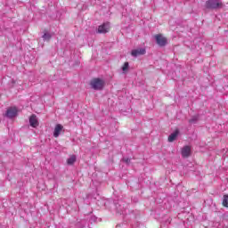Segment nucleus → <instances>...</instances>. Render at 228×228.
Returning <instances> with one entry per match:
<instances>
[{"instance_id":"f03ea898","label":"nucleus","mask_w":228,"mask_h":228,"mask_svg":"<svg viewBox=\"0 0 228 228\" xmlns=\"http://www.w3.org/2000/svg\"><path fill=\"white\" fill-rule=\"evenodd\" d=\"M90 86L93 90H102V88H104V80L101 78H93L90 82Z\"/></svg>"},{"instance_id":"ddd939ff","label":"nucleus","mask_w":228,"mask_h":228,"mask_svg":"<svg viewBox=\"0 0 228 228\" xmlns=\"http://www.w3.org/2000/svg\"><path fill=\"white\" fill-rule=\"evenodd\" d=\"M199 120V117L193 116L191 119H189L190 124H197V121Z\"/></svg>"},{"instance_id":"9d476101","label":"nucleus","mask_w":228,"mask_h":228,"mask_svg":"<svg viewBox=\"0 0 228 228\" xmlns=\"http://www.w3.org/2000/svg\"><path fill=\"white\" fill-rule=\"evenodd\" d=\"M177 136H179V130H175L174 133H172L168 136V142H175V139L177 138Z\"/></svg>"},{"instance_id":"39448f33","label":"nucleus","mask_w":228,"mask_h":228,"mask_svg":"<svg viewBox=\"0 0 228 228\" xmlns=\"http://www.w3.org/2000/svg\"><path fill=\"white\" fill-rule=\"evenodd\" d=\"M145 53H146V51L144 48H137V49L133 50L131 54L134 58H137V56H142V55L145 54Z\"/></svg>"},{"instance_id":"f8f14e48","label":"nucleus","mask_w":228,"mask_h":228,"mask_svg":"<svg viewBox=\"0 0 228 228\" xmlns=\"http://www.w3.org/2000/svg\"><path fill=\"white\" fill-rule=\"evenodd\" d=\"M68 165H74V163H76V156L73 155L71 157H69L67 160Z\"/></svg>"},{"instance_id":"2eb2a0df","label":"nucleus","mask_w":228,"mask_h":228,"mask_svg":"<svg viewBox=\"0 0 228 228\" xmlns=\"http://www.w3.org/2000/svg\"><path fill=\"white\" fill-rule=\"evenodd\" d=\"M51 37H52V36L47 32L43 35L44 40H51Z\"/></svg>"},{"instance_id":"20e7f679","label":"nucleus","mask_w":228,"mask_h":228,"mask_svg":"<svg viewBox=\"0 0 228 228\" xmlns=\"http://www.w3.org/2000/svg\"><path fill=\"white\" fill-rule=\"evenodd\" d=\"M17 113H19L17 107H11L6 111V117L8 118H15V117H17Z\"/></svg>"},{"instance_id":"7ed1b4c3","label":"nucleus","mask_w":228,"mask_h":228,"mask_svg":"<svg viewBox=\"0 0 228 228\" xmlns=\"http://www.w3.org/2000/svg\"><path fill=\"white\" fill-rule=\"evenodd\" d=\"M154 38L159 47H165V45L168 44V40L167 39V37H163V34H157L154 36Z\"/></svg>"},{"instance_id":"6e6552de","label":"nucleus","mask_w":228,"mask_h":228,"mask_svg":"<svg viewBox=\"0 0 228 228\" xmlns=\"http://www.w3.org/2000/svg\"><path fill=\"white\" fill-rule=\"evenodd\" d=\"M191 154V148L190 146H184L182 149V156L183 158H189V156Z\"/></svg>"},{"instance_id":"0eeeda50","label":"nucleus","mask_w":228,"mask_h":228,"mask_svg":"<svg viewBox=\"0 0 228 228\" xmlns=\"http://www.w3.org/2000/svg\"><path fill=\"white\" fill-rule=\"evenodd\" d=\"M110 31V23H103L98 27V33H108Z\"/></svg>"},{"instance_id":"4468645a","label":"nucleus","mask_w":228,"mask_h":228,"mask_svg":"<svg viewBox=\"0 0 228 228\" xmlns=\"http://www.w3.org/2000/svg\"><path fill=\"white\" fill-rule=\"evenodd\" d=\"M223 206H224V208H228V195L224 196Z\"/></svg>"},{"instance_id":"1a4fd4ad","label":"nucleus","mask_w":228,"mask_h":228,"mask_svg":"<svg viewBox=\"0 0 228 228\" xmlns=\"http://www.w3.org/2000/svg\"><path fill=\"white\" fill-rule=\"evenodd\" d=\"M29 124L31 127H38V119L37 118V116L35 114L30 116Z\"/></svg>"},{"instance_id":"9b49d317","label":"nucleus","mask_w":228,"mask_h":228,"mask_svg":"<svg viewBox=\"0 0 228 228\" xmlns=\"http://www.w3.org/2000/svg\"><path fill=\"white\" fill-rule=\"evenodd\" d=\"M123 74H127L129 72V62H125L121 68Z\"/></svg>"},{"instance_id":"423d86ee","label":"nucleus","mask_w":228,"mask_h":228,"mask_svg":"<svg viewBox=\"0 0 228 228\" xmlns=\"http://www.w3.org/2000/svg\"><path fill=\"white\" fill-rule=\"evenodd\" d=\"M61 131H63V126H61V124H57L53 131L54 138H58V136L61 134Z\"/></svg>"},{"instance_id":"dca6fc26","label":"nucleus","mask_w":228,"mask_h":228,"mask_svg":"<svg viewBox=\"0 0 228 228\" xmlns=\"http://www.w3.org/2000/svg\"><path fill=\"white\" fill-rule=\"evenodd\" d=\"M123 161H124L125 163L129 164V163H131V159H129V158H123Z\"/></svg>"},{"instance_id":"f257e3e1","label":"nucleus","mask_w":228,"mask_h":228,"mask_svg":"<svg viewBox=\"0 0 228 228\" xmlns=\"http://www.w3.org/2000/svg\"><path fill=\"white\" fill-rule=\"evenodd\" d=\"M205 6L208 10H219L224 6V4L220 0H208Z\"/></svg>"}]
</instances>
